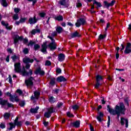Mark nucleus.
I'll list each match as a JSON object with an SVG mask.
<instances>
[{
    "label": "nucleus",
    "mask_w": 131,
    "mask_h": 131,
    "mask_svg": "<svg viewBox=\"0 0 131 131\" xmlns=\"http://www.w3.org/2000/svg\"><path fill=\"white\" fill-rule=\"evenodd\" d=\"M107 111H108L112 115H117V118L118 120H119V117H120V115H125V111H126V108L124 103L123 102H120L119 105H116L115 107V110L110 108V105H107Z\"/></svg>",
    "instance_id": "obj_1"
},
{
    "label": "nucleus",
    "mask_w": 131,
    "mask_h": 131,
    "mask_svg": "<svg viewBox=\"0 0 131 131\" xmlns=\"http://www.w3.org/2000/svg\"><path fill=\"white\" fill-rule=\"evenodd\" d=\"M14 71L16 73H21L23 76H31L33 74V71L32 69H30L29 72H27L25 69V67H23V69H21V63L17 62L14 64Z\"/></svg>",
    "instance_id": "obj_2"
},
{
    "label": "nucleus",
    "mask_w": 131,
    "mask_h": 131,
    "mask_svg": "<svg viewBox=\"0 0 131 131\" xmlns=\"http://www.w3.org/2000/svg\"><path fill=\"white\" fill-rule=\"evenodd\" d=\"M50 39L52 42L48 45L47 41L43 42L42 45H41L42 49L40 50L42 53H46L48 48H49L51 51H55V50L57 49V45H56V42H55V39H54L53 37Z\"/></svg>",
    "instance_id": "obj_3"
},
{
    "label": "nucleus",
    "mask_w": 131,
    "mask_h": 131,
    "mask_svg": "<svg viewBox=\"0 0 131 131\" xmlns=\"http://www.w3.org/2000/svg\"><path fill=\"white\" fill-rule=\"evenodd\" d=\"M23 62H24L25 64H26V69H29V68H30V64L29 63H33L34 62V60L33 59H31L30 58L27 57L23 59Z\"/></svg>",
    "instance_id": "obj_4"
},
{
    "label": "nucleus",
    "mask_w": 131,
    "mask_h": 131,
    "mask_svg": "<svg viewBox=\"0 0 131 131\" xmlns=\"http://www.w3.org/2000/svg\"><path fill=\"white\" fill-rule=\"evenodd\" d=\"M13 39V43L14 45H17L19 42V40L20 41H22L23 40V36H19L18 34H14L12 36Z\"/></svg>",
    "instance_id": "obj_5"
},
{
    "label": "nucleus",
    "mask_w": 131,
    "mask_h": 131,
    "mask_svg": "<svg viewBox=\"0 0 131 131\" xmlns=\"http://www.w3.org/2000/svg\"><path fill=\"white\" fill-rule=\"evenodd\" d=\"M85 24H86V20L84 18H80L77 19V22L75 23V26L77 27H80L81 25L83 26Z\"/></svg>",
    "instance_id": "obj_6"
},
{
    "label": "nucleus",
    "mask_w": 131,
    "mask_h": 131,
    "mask_svg": "<svg viewBox=\"0 0 131 131\" xmlns=\"http://www.w3.org/2000/svg\"><path fill=\"white\" fill-rule=\"evenodd\" d=\"M96 83L94 86L95 89H99V86L101 85V83H100V81H101V80H103V76L100 75H97L96 77Z\"/></svg>",
    "instance_id": "obj_7"
},
{
    "label": "nucleus",
    "mask_w": 131,
    "mask_h": 131,
    "mask_svg": "<svg viewBox=\"0 0 131 131\" xmlns=\"http://www.w3.org/2000/svg\"><path fill=\"white\" fill-rule=\"evenodd\" d=\"M34 46V50L35 51H38V50H39L40 49V46L38 44H35V41H32V40H30L29 42L27 45L28 47H29L31 46V47H32L33 45Z\"/></svg>",
    "instance_id": "obj_8"
},
{
    "label": "nucleus",
    "mask_w": 131,
    "mask_h": 131,
    "mask_svg": "<svg viewBox=\"0 0 131 131\" xmlns=\"http://www.w3.org/2000/svg\"><path fill=\"white\" fill-rule=\"evenodd\" d=\"M33 80H34V78L30 76L28 79L25 80V83L26 84L27 86H33Z\"/></svg>",
    "instance_id": "obj_9"
},
{
    "label": "nucleus",
    "mask_w": 131,
    "mask_h": 131,
    "mask_svg": "<svg viewBox=\"0 0 131 131\" xmlns=\"http://www.w3.org/2000/svg\"><path fill=\"white\" fill-rule=\"evenodd\" d=\"M34 73L37 75L38 74H39V75H41V76H43L45 75L46 72H45V71H41V68L40 67L37 68L34 72Z\"/></svg>",
    "instance_id": "obj_10"
},
{
    "label": "nucleus",
    "mask_w": 131,
    "mask_h": 131,
    "mask_svg": "<svg viewBox=\"0 0 131 131\" xmlns=\"http://www.w3.org/2000/svg\"><path fill=\"white\" fill-rule=\"evenodd\" d=\"M71 126L72 127H75L76 128H78L80 127V120H76L74 122H71Z\"/></svg>",
    "instance_id": "obj_11"
},
{
    "label": "nucleus",
    "mask_w": 131,
    "mask_h": 131,
    "mask_svg": "<svg viewBox=\"0 0 131 131\" xmlns=\"http://www.w3.org/2000/svg\"><path fill=\"white\" fill-rule=\"evenodd\" d=\"M28 21L30 24L33 25L35 24V23H37L38 19L36 18V15H34L33 17H30Z\"/></svg>",
    "instance_id": "obj_12"
},
{
    "label": "nucleus",
    "mask_w": 131,
    "mask_h": 131,
    "mask_svg": "<svg viewBox=\"0 0 131 131\" xmlns=\"http://www.w3.org/2000/svg\"><path fill=\"white\" fill-rule=\"evenodd\" d=\"M56 81L57 82H66V81H67V79L63 76H60L56 78Z\"/></svg>",
    "instance_id": "obj_13"
},
{
    "label": "nucleus",
    "mask_w": 131,
    "mask_h": 131,
    "mask_svg": "<svg viewBox=\"0 0 131 131\" xmlns=\"http://www.w3.org/2000/svg\"><path fill=\"white\" fill-rule=\"evenodd\" d=\"M58 60L59 62H63V61L65 60V54L63 53H60L58 55Z\"/></svg>",
    "instance_id": "obj_14"
},
{
    "label": "nucleus",
    "mask_w": 131,
    "mask_h": 131,
    "mask_svg": "<svg viewBox=\"0 0 131 131\" xmlns=\"http://www.w3.org/2000/svg\"><path fill=\"white\" fill-rule=\"evenodd\" d=\"M1 24L2 25H3V26H5L6 27V29L7 30H12V27H11L10 26H9V24L8 23H6L5 22V21L2 20L1 22Z\"/></svg>",
    "instance_id": "obj_15"
},
{
    "label": "nucleus",
    "mask_w": 131,
    "mask_h": 131,
    "mask_svg": "<svg viewBox=\"0 0 131 131\" xmlns=\"http://www.w3.org/2000/svg\"><path fill=\"white\" fill-rule=\"evenodd\" d=\"M75 37H81V35L77 32V31H76L75 32L71 34V38H75Z\"/></svg>",
    "instance_id": "obj_16"
},
{
    "label": "nucleus",
    "mask_w": 131,
    "mask_h": 131,
    "mask_svg": "<svg viewBox=\"0 0 131 131\" xmlns=\"http://www.w3.org/2000/svg\"><path fill=\"white\" fill-rule=\"evenodd\" d=\"M104 117V113L100 112L99 113V116L97 117V119L99 122H102V118Z\"/></svg>",
    "instance_id": "obj_17"
},
{
    "label": "nucleus",
    "mask_w": 131,
    "mask_h": 131,
    "mask_svg": "<svg viewBox=\"0 0 131 131\" xmlns=\"http://www.w3.org/2000/svg\"><path fill=\"white\" fill-rule=\"evenodd\" d=\"M8 103L7 100H4L3 98H0V105H2V106H6Z\"/></svg>",
    "instance_id": "obj_18"
},
{
    "label": "nucleus",
    "mask_w": 131,
    "mask_h": 131,
    "mask_svg": "<svg viewBox=\"0 0 131 131\" xmlns=\"http://www.w3.org/2000/svg\"><path fill=\"white\" fill-rule=\"evenodd\" d=\"M39 109V106H36L35 108H31L30 110V112L31 113H37V111H38V110Z\"/></svg>",
    "instance_id": "obj_19"
},
{
    "label": "nucleus",
    "mask_w": 131,
    "mask_h": 131,
    "mask_svg": "<svg viewBox=\"0 0 131 131\" xmlns=\"http://www.w3.org/2000/svg\"><path fill=\"white\" fill-rule=\"evenodd\" d=\"M54 19L56 21H58V22H61V21H63L64 18H63V16H62L61 15H59L58 16L54 17Z\"/></svg>",
    "instance_id": "obj_20"
},
{
    "label": "nucleus",
    "mask_w": 131,
    "mask_h": 131,
    "mask_svg": "<svg viewBox=\"0 0 131 131\" xmlns=\"http://www.w3.org/2000/svg\"><path fill=\"white\" fill-rule=\"evenodd\" d=\"M49 84L52 86L56 85V78L53 77L51 79L50 81L49 82Z\"/></svg>",
    "instance_id": "obj_21"
},
{
    "label": "nucleus",
    "mask_w": 131,
    "mask_h": 131,
    "mask_svg": "<svg viewBox=\"0 0 131 131\" xmlns=\"http://www.w3.org/2000/svg\"><path fill=\"white\" fill-rule=\"evenodd\" d=\"M31 34H32V35H35V34H36V33H40V29H33L32 30L31 32Z\"/></svg>",
    "instance_id": "obj_22"
},
{
    "label": "nucleus",
    "mask_w": 131,
    "mask_h": 131,
    "mask_svg": "<svg viewBox=\"0 0 131 131\" xmlns=\"http://www.w3.org/2000/svg\"><path fill=\"white\" fill-rule=\"evenodd\" d=\"M93 5H96L97 7H96V9H99V8H101L102 7V4L101 3L97 2L96 0H93Z\"/></svg>",
    "instance_id": "obj_23"
},
{
    "label": "nucleus",
    "mask_w": 131,
    "mask_h": 131,
    "mask_svg": "<svg viewBox=\"0 0 131 131\" xmlns=\"http://www.w3.org/2000/svg\"><path fill=\"white\" fill-rule=\"evenodd\" d=\"M103 8H106L107 10H109V8H110V4L109 3H108L107 1H104L103 2Z\"/></svg>",
    "instance_id": "obj_24"
},
{
    "label": "nucleus",
    "mask_w": 131,
    "mask_h": 131,
    "mask_svg": "<svg viewBox=\"0 0 131 131\" xmlns=\"http://www.w3.org/2000/svg\"><path fill=\"white\" fill-rule=\"evenodd\" d=\"M49 102L51 104H54V103H56V98H54V96H51L49 98Z\"/></svg>",
    "instance_id": "obj_25"
},
{
    "label": "nucleus",
    "mask_w": 131,
    "mask_h": 131,
    "mask_svg": "<svg viewBox=\"0 0 131 131\" xmlns=\"http://www.w3.org/2000/svg\"><path fill=\"white\" fill-rule=\"evenodd\" d=\"M58 4L60 5V6H64V7H68L66 6V0H60L58 2Z\"/></svg>",
    "instance_id": "obj_26"
},
{
    "label": "nucleus",
    "mask_w": 131,
    "mask_h": 131,
    "mask_svg": "<svg viewBox=\"0 0 131 131\" xmlns=\"http://www.w3.org/2000/svg\"><path fill=\"white\" fill-rule=\"evenodd\" d=\"M1 5L4 8H7V7H8V2H7V0H2Z\"/></svg>",
    "instance_id": "obj_27"
},
{
    "label": "nucleus",
    "mask_w": 131,
    "mask_h": 131,
    "mask_svg": "<svg viewBox=\"0 0 131 131\" xmlns=\"http://www.w3.org/2000/svg\"><path fill=\"white\" fill-rule=\"evenodd\" d=\"M34 95L35 99L38 100V98H39V96H40V92L38 91H35L34 92Z\"/></svg>",
    "instance_id": "obj_28"
},
{
    "label": "nucleus",
    "mask_w": 131,
    "mask_h": 131,
    "mask_svg": "<svg viewBox=\"0 0 131 131\" xmlns=\"http://www.w3.org/2000/svg\"><path fill=\"white\" fill-rule=\"evenodd\" d=\"M10 127L8 128L9 130H12L13 128H15L16 127V125H15V123L10 122L9 123Z\"/></svg>",
    "instance_id": "obj_29"
},
{
    "label": "nucleus",
    "mask_w": 131,
    "mask_h": 131,
    "mask_svg": "<svg viewBox=\"0 0 131 131\" xmlns=\"http://www.w3.org/2000/svg\"><path fill=\"white\" fill-rule=\"evenodd\" d=\"M4 118L5 119H9L11 117V114L9 113H5L3 115Z\"/></svg>",
    "instance_id": "obj_30"
},
{
    "label": "nucleus",
    "mask_w": 131,
    "mask_h": 131,
    "mask_svg": "<svg viewBox=\"0 0 131 131\" xmlns=\"http://www.w3.org/2000/svg\"><path fill=\"white\" fill-rule=\"evenodd\" d=\"M64 103L62 102H58L56 105V107L57 109H60V108H61V107H64L63 106Z\"/></svg>",
    "instance_id": "obj_31"
},
{
    "label": "nucleus",
    "mask_w": 131,
    "mask_h": 131,
    "mask_svg": "<svg viewBox=\"0 0 131 131\" xmlns=\"http://www.w3.org/2000/svg\"><path fill=\"white\" fill-rule=\"evenodd\" d=\"M124 53L125 55H128V54H130L131 48H125Z\"/></svg>",
    "instance_id": "obj_32"
},
{
    "label": "nucleus",
    "mask_w": 131,
    "mask_h": 131,
    "mask_svg": "<svg viewBox=\"0 0 131 131\" xmlns=\"http://www.w3.org/2000/svg\"><path fill=\"white\" fill-rule=\"evenodd\" d=\"M26 105V102H25V100H21L19 101L18 103V105L20 106V107H24Z\"/></svg>",
    "instance_id": "obj_33"
},
{
    "label": "nucleus",
    "mask_w": 131,
    "mask_h": 131,
    "mask_svg": "<svg viewBox=\"0 0 131 131\" xmlns=\"http://www.w3.org/2000/svg\"><path fill=\"white\" fill-rule=\"evenodd\" d=\"M56 31H57V33H61L62 31H63V28L61 27H58L56 29Z\"/></svg>",
    "instance_id": "obj_34"
},
{
    "label": "nucleus",
    "mask_w": 131,
    "mask_h": 131,
    "mask_svg": "<svg viewBox=\"0 0 131 131\" xmlns=\"http://www.w3.org/2000/svg\"><path fill=\"white\" fill-rule=\"evenodd\" d=\"M127 120V119H125L124 117H121V125H124V121H126Z\"/></svg>",
    "instance_id": "obj_35"
},
{
    "label": "nucleus",
    "mask_w": 131,
    "mask_h": 131,
    "mask_svg": "<svg viewBox=\"0 0 131 131\" xmlns=\"http://www.w3.org/2000/svg\"><path fill=\"white\" fill-rule=\"evenodd\" d=\"M106 34H100L98 37V39L99 40H102V39H104V38H106Z\"/></svg>",
    "instance_id": "obj_36"
},
{
    "label": "nucleus",
    "mask_w": 131,
    "mask_h": 131,
    "mask_svg": "<svg viewBox=\"0 0 131 131\" xmlns=\"http://www.w3.org/2000/svg\"><path fill=\"white\" fill-rule=\"evenodd\" d=\"M13 62H16V60L19 59V57L17 56L16 55H14L11 57Z\"/></svg>",
    "instance_id": "obj_37"
},
{
    "label": "nucleus",
    "mask_w": 131,
    "mask_h": 131,
    "mask_svg": "<svg viewBox=\"0 0 131 131\" xmlns=\"http://www.w3.org/2000/svg\"><path fill=\"white\" fill-rule=\"evenodd\" d=\"M107 127H109L110 126V125L111 124V118L110 117V116H107Z\"/></svg>",
    "instance_id": "obj_38"
},
{
    "label": "nucleus",
    "mask_w": 131,
    "mask_h": 131,
    "mask_svg": "<svg viewBox=\"0 0 131 131\" xmlns=\"http://www.w3.org/2000/svg\"><path fill=\"white\" fill-rule=\"evenodd\" d=\"M48 112L50 114H52V113H55V110H54V107H50L48 108Z\"/></svg>",
    "instance_id": "obj_39"
},
{
    "label": "nucleus",
    "mask_w": 131,
    "mask_h": 131,
    "mask_svg": "<svg viewBox=\"0 0 131 131\" xmlns=\"http://www.w3.org/2000/svg\"><path fill=\"white\" fill-rule=\"evenodd\" d=\"M44 116L47 118H50L51 116V114L49 112H47L44 114Z\"/></svg>",
    "instance_id": "obj_40"
},
{
    "label": "nucleus",
    "mask_w": 131,
    "mask_h": 131,
    "mask_svg": "<svg viewBox=\"0 0 131 131\" xmlns=\"http://www.w3.org/2000/svg\"><path fill=\"white\" fill-rule=\"evenodd\" d=\"M14 124L15 125V126L16 125V126H18L19 127H20V126H22V121H18V122H16V123H14Z\"/></svg>",
    "instance_id": "obj_41"
},
{
    "label": "nucleus",
    "mask_w": 131,
    "mask_h": 131,
    "mask_svg": "<svg viewBox=\"0 0 131 131\" xmlns=\"http://www.w3.org/2000/svg\"><path fill=\"white\" fill-rule=\"evenodd\" d=\"M72 108L73 110H78V109L79 108V106H78V105H77V104L73 105L72 106Z\"/></svg>",
    "instance_id": "obj_42"
},
{
    "label": "nucleus",
    "mask_w": 131,
    "mask_h": 131,
    "mask_svg": "<svg viewBox=\"0 0 131 131\" xmlns=\"http://www.w3.org/2000/svg\"><path fill=\"white\" fill-rule=\"evenodd\" d=\"M67 116H68V117H69L70 118H71L72 117H74V115L71 114V113L70 112H68L67 113Z\"/></svg>",
    "instance_id": "obj_43"
},
{
    "label": "nucleus",
    "mask_w": 131,
    "mask_h": 131,
    "mask_svg": "<svg viewBox=\"0 0 131 131\" xmlns=\"http://www.w3.org/2000/svg\"><path fill=\"white\" fill-rule=\"evenodd\" d=\"M12 18L13 20H18V19H19V15H18L17 13H15L13 15Z\"/></svg>",
    "instance_id": "obj_44"
},
{
    "label": "nucleus",
    "mask_w": 131,
    "mask_h": 131,
    "mask_svg": "<svg viewBox=\"0 0 131 131\" xmlns=\"http://www.w3.org/2000/svg\"><path fill=\"white\" fill-rule=\"evenodd\" d=\"M23 43H24V45H27V43H28V38H24V36H23Z\"/></svg>",
    "instance_id": "obj_45"
},
{
    "label": "nucleus",
    "mask_w": 131,
    "mask_h": 131,
    "mask_svg": "<svg viewBox=\"0 0 131 131\" xmlns=\"http://www.w3.org/2000/svg\"><path fill=\"white\" fill-rule=\"evenodd\" d=\"M46 15H47V14L45 12H40L39 13V16L41 18H45V17H46Z\"/></svg>",
    "instance_id": "obj_46"
},
{
    "label": "nucleus",
    "mask_w": 131,
    "mask_h": 131,
    "mask_svg": "<svg viewBox=\"0 0 131 131\" xmlns=\"http://www.w3.org/2000/svg\"><path fill=\"white\" fill-rule=\"evenodd\" d=\"M52 62L50 60H46L45 62V66H51Z\"/></svg>",
    "instance_id": "obj_47"
},
{
    "label": "nucleus",
    "mask_w": 131,
    "mask_h": 131,
    "mask_svg": "<svg viewBox=\"0 0 131 131\" xmlns=\"http://www.w3.org/2000/svg\"><path fill=\"white\" fill-rule=\"evenodd\" d=\"M124 102L128 107H129V103H128V98H125L124 99Z\"/></svg>",
    "instance_id": "obj_48"
},
{
    "label": "nucleus",
    "mask_w": 131,
    "mask_h": 131,
    "mask_svg": "<svg viewBox=\"0 0 131 131\" xmlns=\"http://www.w3.org/2000/svg\"><path fill=\"white\" fill-rule=\"evenodd\" d=\"M14 13H15V14H18V13H19L21 10V9L19 8H14Z\"/></svg>",
    "instance_id": "obj_49"
},
{
    "label": "nucleus",
    "mask_w": 131,
    "mask_h": 131,
    "mask_svg": "<svg viewBox=\"0 0 131 131\" xmlns=\"http://www.w3.org/2000/svg\"><path fill=\"white\" fill-rule=\"evenodd\" d=\"M27 19V18L26 17H24V18L21 17L19 20L21 23H25Z\"/></svg>",
    "instance_id": "obj_50"
},
{
    "label": "nucleus",
    "mask_w": 131,
    "mask_h": 131,
    "mask_svg": "<svg viewBox=\"0 0 131 131\" xmlns=\"http://www.w3.org/2000/svg\"><path fill=\"white\" fill-rule=\"evenodd\" d=\"M56 73L57 74H61L62 73V70L59 68H57L56 69Z\"/></svg>",
    "instance_id": "obj_51"
},
{
    "label": "nucleus",
    "mask_w": 131,
    "mask_h": 131,
    "mask_svg": "<svg viewBox=\"0 0 131 131\" xmlns=\"http://www.w3.org/2000/svg\"><path fill=\"white\" fill-rule=\"evenodd\" d=\"M8 108H12L14 107V105L12 103H10L8 101H7V103L6 104Z\"/></svg>",
    "instance_id": "obj_52"
},
{
    "label": "nucleus",
    "mask_w": 131,
    "mask_h": 131,
    "mask_svg": "<svg viewBox=\"0 0 131 131\" xmlns=\"http://www.w3.org/2000/svg\"><path fill=\"white\" fill-rule=\"evenodd\" d=\"M10 101H11V102H14L15 101V96L14 95H11L10 97V99H9Z\"/></svg>",
    "instance_id": "obj_53"
},
{
    "label": "nucleus",
    "mask_w": 131,
    "mask_h": 131,
    "mask_svg": "<svg viewBox=\"0 0 131 131\" xmlns=\"http://www.w3.org/2000/svg\"><path fill=\"white\" fill-rule=\"evenodd\" d=\"M16 93H17V94H19V96H21V95L23 94V91H22V90H21L20 89H17L16 91Z\"/></svg>",
    "instance_id": "obj_54"
},
{
    "label": "nucleus",
    "mask_w": 131,
    "mask_h": 131,
    "mask_svg": "<svg viewBox=\"0 0 131 131\" xmlns=\"http://www.w3.org/2000/svg\"><path fill=\"white\" fill-rule=\"evenodd\" d=\"M23 53L25 55H26L29 53V50H28V48H25L23 50Z\"/></svg>",
    "instance_id": "obj_55"
},
{
    "label": "nucleus",
    "mask_w": 131,
    "mask_h": 131,
    "mask_svg": "<svg viewBox=\"0 0 131 131\" xmlns=\"http://www.w3.org/2000/svg\"><path fill=\"white\" fill-rule=\"evenodd\" d=\"M0 127L2 129H4V128H6V124L4 123H1Z\"/></svg>",
    "instance_id": "obj_56"
},
{
    "label": "nucleus",
    "mask_w": 131,
    "mask_h": 131,
    "mask_svg": "<svg viewBox=\"0 0 131 131\" xmlns=\"http://www.w3.org/2000/svg\"><path fill=\"white\" fill-rule=\"evenodd\" d=\"M115 3H116V1L115 0L112 1V2L110 3V6L111 7H113V6L115 5Z\"/></svg>",
    "instance_id": "obj_57"
},
{
    "label": "nucleus",
    "mask_w": 131,
    "mask_h": 131,
    "mask_svg": "<svg viewBox=\"0 0 131 131\" xmlns=\"http://www.w3.org/2000/svg\"><path fill=\"white\" fill-rule=\"evenodd\" d=\"M14 101L18 103V102H20V99L18 98V96H14Z\"/></svg>",
    "instance_id": "obj_58"
},
{
    "label": "nucleus",
    "mask_w": 131,
    "mask_h": 131,
    "mask_svg": "<svg viewBox=\"0 0 131 131\" xmlns=\"http://www.w3.org/2000/svg\"><path fill=\"white\" fill-rule=\"evenodd\" d=\"M130 48H131V43L130 42L127 43L125 49H131Z\"/></svg>",
    "instance_id": "obj_59"
},
{
    "label": "nucleus",
    "mask_w": 131,
    "mask_h": 131,
    "mask_svg": "<svg viewBox=\"0 0 131 131\" xmlns=\"http://www.w3.org/2000/svg\"><path fill=\"white\" fill-rule=\"evenodd\" d=\"M9 82L10 83V84H12L13 83V80H12V77L11 75L9 76Z\"/></svg>",
    "instance_id": "obj_60"
},
{
    "label": "nucleus",
    "mask_w": 131,
    "mask_h": 131,
    "mask_svg": "<svg viewBox=\"0 0 131 131\" xmlns=\"http://www.w3.org/2000/svg\"><path fill=\"white\" fill-rule=\"evenodd\" d=\"M76 7L77 8H81V7H82V4L81 3H78L76 4Z\"/></svg>",
    "instance_id": "obj_61"
},
{
    "label": "nucleus",
    "mask_w": 131,
    "mask_h": 131,
    "mask_svg": "<svg viewBox=\"0 0 131 131\" xmlns=\"http://www.w3.org/2000/svg\"><path fill=\"white\" fill-rule=\"evenodd\" d=\"M7 52H8V53H9V54L13 53V50H12V48L7 49Z\"/></svg>",
    "instance_id": "obj_62"
},
{
    "label": "nucleus",
    "mask_w": 131,
    "mask_h": 131,
    "mask_svg": "<svg viewBox=\"0 0 131 131\" xmlns=\"http://www.w3.org/2000/svg\"><path fill=\"white\" fill-rule=\"evenodd\" d=\"M90 128L91 131H95V129L94 128V127L92 125V124H90Z\"/></svg>",
    "instance_id": "obj_63"
},
{
    "label": "nucleus",
    "mask_w": 131,
    "mask_h": 131,
    "mask_svg": "<svg viewBox=\"0 0 131 131\" xmlns=\"http://www.w3.org/2000/svg\"><path fill=\"white\" fill-rule=\"evenodd\" d=\"M43 124L44 125V126H45V127H47V126L49 125V122L44 121Z\"/></svg>",
    "instance_id": "obj_64"
}]
</instances>
